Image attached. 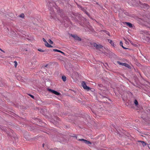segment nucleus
Wrapping results in <instances>:
<instances>
[{
    "label": "nucleus",
    "mask_w": 150,
    "mask_h": 150,
    "mask_svg": "<svg viewBox=\"0 0 150 150\" xmlns=\"http://www.w3.org/2000/svg\"><path fill=\"white\" fill-rule=\"evenodd\" d=\"M149 7V6L146 4H141V8L143 9V10L144 11L148 9Z\"/></svg>",
    "instance_id": "obj_1"
},
{
    "label": "nucleus",
    "mask_w": 150,
    "mask_h": 150,
    "mask_svg": "<svg viewBox=\"0 0 150 150\" xmlns=\"http://www.w3.org/2000/svg\"><path fill=\"white\" fill-rule=\"evenodd\" d=\"M81 85L83 88L85 89L88 91L90 89V88L86 86L85 83L84 81H83L81 83Z\"/></svg>",
    "instance_id": "obj_2"
},
{
    "label": "nucleus",
    "mask_w": 150,
    "mask_h": 150,
    "mask_svg": "<svg viewBox=\"0 0 150 150\" xmlns=\"http://www.w3.org/2000/svg\"><path fill=\"white\" fill-rule=\"evenodd\" d=\"M132 2L131 3L133 5H137L140 3V1L139 0H131Z\"/></svg>",
    "instance_id": "obj_3"
},
{
    "label": "nucleus",
    "mask_w": 150,
    "mask_h": 150,
    "mask_svg": "<svg viewBox=\"0 0 150 150\" xmlns=\"http://www.w3.org/2000/svg\"><path fill=\"white\" fill-rule=\"evenodd\" d=\"M48 91L50 92H52V93L57 95H59L60 94V93L53 90H52L51 89H47Z\"/></svg>",
    "instance_id": "obj_4"
},
{
    "label": "nucleus",
    "mask_w": 150,
    "mask_h": 150,
    "mask_svg": "<svg viewBox=\"0 0 150 150\" xmlns=\"http://www.w3.org/2000/svg\"><path fill=\"white\" fill-rule=\"evenodd\" d=\"M93 46L96 47V49H100L102 48L103 46L100 45H98L96 43L93 44Z\"/></svg>",
    "instance_id": "obj_5"
},
{
    "label": "nucleus",
    "mask_w": 150,
    "mask_h": 150,
    "mask_svg": "<svg viewBox=\"0 0 150 150\" xmlns=\"http://www.w3.org/2000/svg\"><path fill=\"white\" fill-rule=\"evenodd\" d=\"M78 140L81 141H83L84 143L86 144H91V142L84 139H79Z\"/></svg>",
    "instance_id": "obj_6"
},
{
    "label": "nucleus",
    "mask_w": 150,
    "mask_h": 150,
    "mask_svg": "<svg viewBox=\"0 0 150 150\" xmlns=\"http://www.w3.org/2000/svg\"><path fill=\"white\" fill-rule=\"evenodd\" d=\"M71 36L76 40L78 41H81V39L79 37L75 35H71Z\"/></svg>",
    "instance_id": "obj_7"
},
{
    "label": "nucleus",
    "mask_w": 150,
    "mask_h": 150,
    "mask_svg": "<svg viewBox=\"0 0 150 150\" xmlns=\"http://www.w3.org/2000/svg\"><path fill=\"white\" fill-rule=\"evenodd\" d=\"M45 46L48 47H49V48H50V47H52V46L51 45H50L47 42H45Z\"/></svg>",
    "instance_id": "obj_8"
},
{
    "label": "nucleus",
    "mask_w": 150,
    "mask_h": 150,
    "mask_svg": "<svg viewBox=\"0 0 150 150\" xmlns=\"http://www.w3.org/2000/svg\"><path fill=\"white\" fill-rule=\"evenodd\" d=\"M117 63L120 64V65H122V66H127V65H128L125 63H121L120 62L118 61Z\"/></svg>",
    "instance_id": "obj_9"
},
{
    "label": "nucleus",
    "mask_w": 150,
    "mask_h": 150,
    "mask_svg": "<svg viewBox=\"0 0 150 150\" xmlns=\"http://www.w3.org/2000/svg\"><path fill=\"white\" fill-rule=\"evenodd\" d=\"M125 24L127 25L130 28H132V24L129 22H125Z\"/></svg>",
    "instance_id": "obj_10"
},
{
    "label": "nucleus",
    "mask_w": 150,
    "mask_h": 150,
    "mask_svg": "<svg viewBox=\"0 0 150 150\" xmlns=\"http://www.w3.org/2000/svg\"><path fill=\"white\" fill-rule=\"evenodd\" d=\"M53 50L54 52H60L61 53H62V54H63V55H64V54H65L64 53V52H62V51H61L59 50H57V49H53Z\"/></svg>",
    "instance_id": "obj_11"
},
{
    "label": "nucleus",
    "mask_w": 150,
    "mask_h": 150,
    "mask_svg": "<svg viewBox=\"0 0 150 150\" xmlns=\"http://www.w3.org/2000/svg\"><path fill=\"white\" fill-rule=\"evenodd\" d=\"M134 103L135 106H137L138 105V102L137 100H135L134 101Z\"/></svg>",
    "instance_id": "obj_12"
},
{
    "label": "nucleus",
    "mask_w": 150,
    "mask_h": 150,
    "mask_svg": "<svg viewBox=\"0 0 150 150\" xmlns=\"http://www.w3.org/2000/svg\"><path fill=\"white\" fill-rule=\"evenodd\" d=\"M62 79L63 81H65L66 80V77L64 76H62Z\"/></svg>",
    "instance_id": "obj_13"
},
{
    "label": "nucleus",
    "mask_w": 150,
    "mask_h": 150,
    "mask_svg": "<svg viewBox=\"0 0 150 150\" xmlns=\"http://www.w3.org/2000/svg\"><path fill=\"white\" fill-rule=\"evenodd\" d=\"M141 143L142 144V145L144 146H146V144L144 142V141H141Z\"/></svg>",
    "instance_id": "obj_14"
},
{
    "label": "nucleus",
    "mask_w": 150,
    "mask_h": 150,
    "mask_svg": "<svg viewBox=\"0 0 150 150\" xmlns=\"http://www.w3.org/2000/svg\"><path fill=\"white\" fill-rule=\"evenodd\" d=\"M123 43L121 41H120V45L124 49H126V48H125V47H124L123 46Z\"/></svg>",
    "instance_id": "obj_15"
},
{
    "label": "nucleus",
    "mask_w": 150,
    "mask_h": 150,
    "mask_svg": "<svg viewBox=\"0 0 150 150\" xmlns=\"http://www.w3.org/2000/svg\"><path fill=\"white\" fill-rule=\"evenodd\" d=\"M19 17L23 18H24V15L23 13H22L19 16Z\"/></svg>",
    "instance_id": "obj_16"
},
{
    "label": "nucleus",
    "mask_w": 150,
    "mask_h": 150,
    "mask_svg": "<svg viewBox=\"0 0 150 150\" xmlns=\"http://www.w3.org/2000/svg\"><path fill=\"white\" fill-rule=\"evenodd\" d=\"M103 32H104V33H106L107 34H108L109 35H109V33L107 31H106L105 30H103Z\"/></svg>",
    "instance_id": "obj_17"
},
{
    "label": "nucleus",
    "mask_w": 150,
    "mask_h": 150,
    "mask_svg": "<svg viewBox=\"0 0 150 150\" xmlns=\"http://www.w3.org/2000/svg\"><path fill=\"white\" fill-rule=\"evenodd\" d=\"M14 66L15 67H16L17 65V63L16 61H14Z\"/></svg>",
    "instance_id": "obj_18"
},
{
    "label": "nucleus",
    "mask_w": 150,
    "mask_h": 150,
    "mask_svg": "<svg viewBox=\"0 0 150 150\" xmlns=\"http://www.w3.org/2000/svg\"><path fill=\"white\" fill-rule=\"evenodd\" d=\"M48 42L49 43H50L51 44H52L53 43V42L50 39L48 41Z\"/></svg>",
    "instance_id": "obj_19"
},
{
    "label": "nucleus",
    "mask_w": 150,
    "mask_h": 150,
    "mask_svg": "<svg viewBox=\"0 0 150 150\" xmlns=\"http://www.w3.org/2000/svg\"><path fill=\"white\" fill-rule=\"evenodd\" d=\"M38 51H39L41 52H44V50H42L41 49H38Z\"/></svg>",
    "instance_id": "obj_20"
},
{
    "label": "nucleus",
    "mask_w": 150,
    "mask_h": 150,
    "mask_svg": "<svg viewBox=\"0 0 150 150\" xmlns=\"http://www.w3.org/2000/svg\"><path fill=\"white\" fill-rule=\"evenodd\" d=\"M109 41H109V42L111 43L112 45L113 44V43L112 42V41L111 40H109Z\"/></svg>",
    "instance_id": "obj_21"
},
{
    "label": "nucleus",
    "mask_w": 150,
    "mask_h": 150,
    "mask_svg": "<svg viewBox=\"0 0 150 150\" xmlns=\"http://www.w3.org/2000/svg\"><path fill=\"white\" fill-rule=\"evenodd\" d=\"M29 96H30L32 98H34V96H33L31 94H29Z\"/></svg>",
    "instance_id": "obj_22"
},
{
    "label": "nucleus",
    "mask_w": 150,
    "mask_h": 150,
    "mask_svg": "<svg viewBox=\"0 0 150 150\" xmlns=\"http://www.w3.org/2000/svg\"><path fill=\"white\" fill-rule=\"evenodd\" d=\"M42 40H43V41L45 42H47V41H46V40L44 38H43Z\"/></svg>",
    "instance_id": "obj_23"
},
{
    "label": "nucleus",
    "mask_w": 150,
    "mask_h": 150,
    "mask_svg": "<svg viewBox=\"0 0 150 150\" xmlns=\"http://www.w3.org/2000/svg\"><path fill=\"white\" fill-rule=\"evenodd\" d=\"M0 50L2 52H4V53L5 52L4 50H1L0 48Z\"/></svg>",
    "instance_id": "obj_24"
},
{
    "label": "nucleus",
    "mask_w": 150,
    "mask_h": 150,
    "mask_svg": "<svg viewBox=\"0 0 150 150\" xmlns=\"http://www.w3.org/2000/svg\"><path fill=\"white\" fill-rule=\"evenodd\" d=\"M0 50L2 52H4V53L5 52L4 50H1L0 48Z\"/></svg>",
    "instance_id": "obj_25"
},
{
    "label": "nucleus",
    "mask_w": 150,
    "mask_h": 150,
    "mask_svg": "<svg viewBox=\"0 0 150 150\" xmlns=\"http://www.w3.org/2000/svg\"><path fill=\"white\" fill-rule=\"evenodd\" d=\"M44 145H45L44 144H42V146H43V147H44Z\"/></svg>",
    "instance_id": "obj_26"
},
{
    "label": "nucleus",
    "mask_w": 150,
    "mask_h": 150,
    "mask_svg": "<svg viewBox=\"0 0 150 150\" xmlns=\"http://www.w3.org/2000/svg\"><path fill=\"white\" fill-rule=\"evenodd\" d=\"M50 8V10H51V11H52V8Z\"/></svg>",
    "instance_id": "obj_27"
},
{
    "label": "nucleus",
    "mask_w": 150,
    "mask_h": 150,
    "mask_svg": "<svg viewBox=\"0 0 150 150\" xmlns=\"http://www.w3.org/2000/svg\"><path fill=\"white\" fill-rule=\"evenodd\" d=\"M128 3H129V4H130V3H131V2H130V1H129L128 2Z\"/></svg>",
    "instance_id": "obj_28"
},
{
    "label": "nucleus",
    "mask_w": 150,
    "mask_h": 150,
    "mask_svg": "<svg viewBox=\"0 0 150 150\" xmlns=\"http://www.w3.org/2000/svg\"><path fill=\"white\" fill-rule=\"evenodd\" d=\"M51 13V14H53V12H52V13Z\"/></svg>",
    "instance_id": "obj_29"
},
{
    "label": "nucleus",
    "mask_w": 150,
    "mask_h": 150,
    "mask_svg": "<svg viewBox=\"0 0 150 150\" xmlns=\"http://www.w3.org/2000/svg\"><path fill=\"white\" fill-rule=\"evenodd\" d=\"M50 6H51V4H50Z\"/></svg>",
    "instance_id": "obj_30"
},
{
    "label": "nucleus",
    "mask_w": 150,
    "mask_h": 150,
    "mask_svg": "<svg viewBox=\"0 0 150 150\" xmlns=\"http://www.w3.org/2000/svg\"><path fill=\"white\" fill-rule=\"evenodd\" d=\"M51 16L52 17V18H53V17H52V16Z\"/></svg>",
    "instance_id": "obj_31"
},
{
    "label": "nucleus",
    "mask_w": 150,
    "mask_h": 150,
    "mask_svg": "<svg viewBox=\"0 0 150 150\" xmlns=\"http://www.w3.org/2000/svg\"><path fill=\"white\" fill-rule=\"evenodd\" d=\"M139 142H141L140 141H139Z\"/></svg>",
    "instance_id": "obj_32"
}]
</instances>
